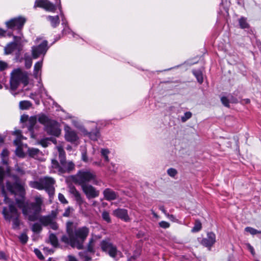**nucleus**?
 I'll list each match as a JSON object with an SVG mask.
<instances>
[{
	"instance_id": "nucleus-1",
	"label": "nucleus",
	"mask_w": 261,
	"mask_h": 261,
	"mask_svg": "<svg viewBox=\"0 0 261 261\" xmlns=\"http://www.w3.org/2000/svg\"><path fill=\"white\" fill-rule=\"evenodd\" d=\"M88 233V229H67V235L63 236L61 240L72 247L81 249Z\"/></svg>"
},
{
	"instance_id": "nucleus-2",
	"label": "nucleus",
	"mask_w": 261,
	"mask_h": 261,
	"mask_svg": "<svg viewBox=\"0 0 261 261\" xmlns=\"http://www.w3.org/2000/svg\"><path fill=\"white\" fill-rule=\"evenodd\" d=\"M43 201L41 198L36 197L35 201L24 205L22 208V213L28 216V219L31 221H37L41 212Z\"/></svg>"
},
{
	"instance_id": "nucleus-3",
	"label": "nucleus",
	"mask_w": 261,
	"mask_h": 261,
	"mask_svg": "<svg viewBox=\"0 0 261 261\" xmlns=\"http://www.w3.org/2000/svg\"><path fill=\"white\" fill-rule=\"evenodd\" d=\"M22 83L24 86H27L29 83V79L28 73L22 71L20 68L14 69L11 73L10 80V87L12 90L17 89L19 84Z\"/></svg>"
},
{
	"instance_id": "nucleus-4",
	"label": "nucleus",
	"mask_w": 261,
	"mask_h": 261,
	"mask_svg": "<svg viewBox=\"0 0 261 261\" xmlns=\"http://www.w3.org/2000/svg\"><path fill=\"white\" fill-rule=\"evenodd\" d=\"M2 214L6 220L12 221L13 227L19 226L20 223V214L13 202L9 204L8 208L7 207H3Z\"/></svg>"
},
{
	"instance_id": "nucleus-5",
	"label": "nucleus",
	"mask_w": 261,
	"mask_h": 261,
	"mask_svg": "<svg viewBox=\"0 0 261 261\" xmlns=\"http://www.w3.org/2000/svg\"><path fill=\"white\" fill-rule=\"evenodd\" d=\"M95 178L96 175L94 173L88 171L80 170L73 177V181L75 184L82 187Z\"/></svg>"
},
{
	"instance_id": "nucleus-6",
	"label": "nucleus",
	"mask_w": 261,
	"mask_h": 261,
	"mask_svg": "<svg viewBox=\"0 0 261 261\" xmlns=\"http://www.w3.org/2000/svg\"><path fill=\"white\" fill-rule=\"evenodd\" d=\"M57 215V212L53 210L47 215H40L38 220L43 226H50L51 228H58L59 226L56 222Z\"/></svg>"
},
{
	"instance_id": "nucleus-7",
	"label": "nucleus",
	"mask_w": 261,
	"mask_h": 261,
	"mask_svg": "<svg viewBox=\"0 0 261 261\" xmlns=\"http://www.w3.org/2000/svg\"><path fill=\"white\" fill-rule=\"evenodd\" d=\"M27 21V19L23 16H19L13 18L5 22L7 28L11 30H16L18 32L21 31L24 24Z\"/></svg>"
},
{
	"instance_id": "nucleus-8",
	"label": "nucleus",
	"mask_w": 261,
	"mask_h": 261,
	"mask_svg": "<svg viewBox=\"0 0 261 261\" xmlns=\"http://www.w3.org/2000/svg\"><path fill=\"white\" fill-rule=\"evenodd\" d=\"M49 47L48 46V41L46 40H43L40 44L36 46H33L32 47V57L34 59L38 58L42 54L44 55Z\"/></svg>"
},
{
	"instance_id": "nucleus-9",
	"label": "nucleus",
	"mask_w": 261,
	"mask_h": 261,
	"mask_svg": "<svg viewBox=\"0 0 261 261\" xmlns=\"http://www.w3.org/2000/svg\"><path fill=\"white\" fill-rule=\"evenodd\" d=\"M101 249L105 252H108L112 257L115 258L117 256H121V253L118 251L116 247L113 246L109 241H102L100 244Z\"/></svg>"
},
{
	"instance_id": "nucleus-10",
	"label": "nucleus",
	"mask_w": 261,
	"mask_h": 261,
	"mask_svg": "<svg viewBox=\"0 0 261 261\" xmlns=\"http://www.w3.org/2000/svg\"><path fill=\"white\" fill-rule=\"evenodd\" d=\"M81 188L88 199L96 198L99 195V191L91 185H83Z\"/></svg>"
},
{
	"instance_id": "nucleus-11",
	"label": "nucleus",
	"mask_w": 261,
	"mask_h": 261,
	"mask_svg": "<svg viewBox=\"0 0 261 261\" xmlns=\"http://www.w3.org/2000/svg\"><path fill=\"white\" fill-rule=\"evenodd\" d=\"M45 130L47 134L58 137L61 134V129L58 126V122L55 120L51 121L45 127Z\"/></svg>"
},
{
	"instance_id": "nucleus-12",
	"label": "nucleus",
	"mask_w": 261,
	"mask_h": 261,
	"mask_svg": "<svg viewBox=\"0 0 261 261\" xmlns=\"http://www.w3.org/2000/svg\"><path fill=\"white\" fill-rule=\"evenodd\" d=\"M6 187L7 190L13 194H15L16 192H19L20 194L25 193V189L20 181L11 183L8 181L6 182Z\"/></svg>"
},
{
	"instance_id": "nucleus-13",
	"label": "nucleus",
	"mask_w": 261,
	"mask_h": 261,
	"mask_svg": "<svg viewBox=\"0 0 261 261\" xmlns=\"http://www.w3.org/2000/svg\"><path fill=\"white\" fill-rule=\"evenodd\" d=\"M34 7L43 8L46 11L50 12H55L56 10L55 5L48 0H36Z\"/></svg>"
},
{
	"instance_id": "nucleus-14",
	"label": "nucleus",
	"mask_w": 261,
	"mask_h": 261,
	"mask_svg": "<svg viewBox=\"0 0 261 261\" xmlns=\"http://www.w3.org/2000/svg\"><path fill=\"white\" fill-rule=\"evenodd\" d=\"M65 138L69 142L74 143L79 139L77 133L68 125H65L64 127Z\"/></svg>"
},
{
	"instance_id": "nucleus-15",
	"label": "nucleus",
	"mask_w": 261,
	"mask_h": 261,
	"mask_svg": "<svg viewBox=\"0 0 261 261\" xmlns=\"http://www.w3.org/2000/svg\"><path fill=\"white\" fill-rule=\"evenodd\" d=\"M216 242V236L215 234L212 231H208L206 233V236L204 237L201 241V244L206 247L210 249L211 247Z\"/></svg>"
},
{
	"instance_id": "nucleus-16",
	"label": "nucleus",
	"mask_w": 261,
	"mask_h": 261,
	"mask_svg": "<svg viewBox=\"0 0 261 261\" xmlns=\"http://www.w3.org/2000/svg\"><path fill=\"white\" fill-rule=\"evenodd\" d=\"M113 214L116 217L123 220L125 222L130 221V218L128 215L127 210L124 208H117L113 211Z\"/></svg>"
},
{
	"instance_id": "nucleus-17",
	"label": "nucleus",
	"mask_w": 261,
	"mask_h": 261,
	"mask_svg": "<svg viewBox=\"0 0 261 261\" xmlns=\"http://www.w3.org/2000/svg\"><path fill=\"white\" fill-rule=\"evenodd\" d=\"M103 194L105 199L108 201L115 200L117 197L116 193L110 188L106 189L103 192Z\"/></svg>"
},
{
	"instance_id": "nucleus-18",
	"label": "nucleus",
	"mask_w": 261,
	"mask_h": 261,
	"mask_svg": "<svg viewBox=\"0 0 261 261\" xmlns=\"http://www.w3.org/2000/svg\"><path fill=\"white\" fill-rule=\"evenodd\" d=\"M70 192L72 194L79 205H82L84 202V200L82 198L81 193L76 190L74 186H73L70 189Z\"/></svg>"
},
{
	"instance_id": "nucleus-19",
	"label": "nucleus",
	"mask_w": 261,
	"mask_h": 261,
	"mask_svg": "<svg viewBox=\"0 0 261 261\" xmlns=\"http://www.w3.org/2000/svg\"><path fill=\"white\" fill-rule=\"evenodd\" d=\"M17 45L15 41L9 43L4 48L5 54H11L17 48Z\"/></svg>"
},
{
	"instance_id": "nucleus-20",
	"label": "nucleus",
	"mask_w": 261,
	"mask_h": 261,
	"mask_svg": "<svg viewBox=\"0 0 261 261\" xmlns=\"http://www.w3.org/2000/svg\"><path fill=\"white\" fill-rule=\"evenodd\" d=\"M38 120L40 124H43L45 127L53 120L50 119L45 114L41 113L38 115Z\"/></svg>"
},
{
	"instance_id": "nucleus-21",
	"label": "nucleus",
	"mask_w": 261,
	"mask_h": 261,
	"mask_svg": "<svg viewBox=\"0 0 261 261\" xmlns=\"http://www.w3.org/2000/svg\"><path fill=\"white\" fill-rule=\"evenodd\" d=\"M41 179L44 189H48L49 187L54 186L55 184V179L51 177L45 176Z\"/></svg>"
},
{
	"instance_id": "nucleus-22",
	"label": "nucleus",
	"mask_w": 261,
	"mask_h": 261,
	"mask_svg": "<svg viewBox=\"0 0 261 261\" xmlns=\"http://www.w3.org/2000/svg\"><path fill=\"white\" fill-rule=\"evenodd\" d=\"M5 176V171L4 168L0 166V187H2V192L3 195L5 196V199L7 198L6 193L5 190L4 186L3 184L4 179Z\"/></svg>"
},
{
	"instance_id": "nucleus-23",
	"label": "nucleus",
	"mask_w": 261,
	"mask_h": 261,
	"mask_svg": "<svg viewBox=\"0 0 261 261\" xmlns=\"http://www.w3.org/2000/svg\"><path fill=\"white\" fill-rule=\"evenodd\" d=\"M47 20L50 22L51 26L55 28L60 24V18L58 15L56 16H48Z\"/></svg>"
},
{
	"instance_id": "nucleus-24",
	"label": "nucleus",
	"mask_w": 261,
	"mask_h": 261,
	"mask_svg": "<svg viewBox=\"0 0 261 261\" xmlns=\"http://www.w3.org/2000/svg\"><path fill=\"white\" fill-rule=\"evenodd\" d=\"M192 72L196 78L197 82L201 84L203 82V75L202 71L200 69H193Z\"/></svg>"
},
{
	"instance_id": "nucleus-25",
	"label": "nucleus",
	"mask_w": 261,
	"mask_h": 261,
	"mask_svg": "<svg viewBox=\"0 0 261 261\" xmlns=\"http://www.w3.org/2000/svg\"><path fill=\"white\" fill-rule=\"evenodd\" d=\"M30 186L32 188L39 190H44V187L43 186L41 178L39 180V181H32L30 184Z\"/></svg>"
},
{
	"instance_id": "nucleus-26",
	"label": "nucleus",
	"mask_w": 261,
	"mask_h": 261,
	"mask_svg": "<svg viewBox=\"0 0 261 261\" xmlns=\"http://www.w3.org/2000/svg\"><path fill=\"white\" fill-rule=\"evenodd\" d=\"M239 23L242 29H249L250 27L249 24L247 21V18L244 17H241L239 19Z\"/></svg>"
},
{
	"instance_id": "nucleus-27",
	"label": "nucleus",
	"mask_w": 261,
	"mask_h": 261,
	"mask_svg": "<svg viewBox=\"0 0 261 261\" xmlns=\"http://www.w3.org/2000/svg\"><path fill=\"white\" fill-rule=\"evenodd\" d=\"M28 120L29 123L28 129L29 131L32 132L33 130L34 126L37 122V118L35 116H31Z\"/></svg>"
},
{
	"instance_id": "nucleus-28",
	"label": "nucleus",
	"mask_w": 261,
	"mask_h": 261,
	"mask_svg": "<svg viewBox=\"0 0 261 261\" xmlns=\"http://www.w3.org/2000/svg\"><path fill=\"white\" fill-rule=\"evenodd\" d=\"M51 164H52L53 167L55 169H58L59 172L63 173L66 172V170L64 169V168L63 167H61L60 166V164L57 160H56V159L51 160Z\"/></svg>"
},
{
	"instance_id": "nucleus-29",
	"label": "nucleus",
	"mask_w": 261,
	"mask_h": 261,
	"mask_svg": "<svg viewBox=\"0 0 261 261\" xmlns=\"http://www.w3.org/2000/svg\"><path fill=\"white\" fill-rule=\"evenodd\" d=\"M32 105V104L30 101L23 100L19 102V108L21 110H28Z\"/></svg>"
},
{
	"instance_id": "nucleus-30",
	"label": "nucleus",
	"mask_w": 261,
	"mask_h": 261,
	"mask_svg": "<svg viewBox=\"0 0 261 261\" xmlns=\"http://www.w3.org/2000/svg\"><path fill=\"white\" fill-rule=\"evenodd\" d=\"M28 152L30 157L34 158L35 156H37L39 153L40 150L38 148H31L28 149Z\"/></svg>"
},
{
	"instance_id": "nucleus-31",
	"label": "nucleus",
	"mask_w": 261,
	"mask_h": 261,
	"mask_svg": "<svg viewBox=\"0 0 261 261\" xmlns=\"http://www.w3.org/2000/svg\"><path fill=\"white\" fill-rule=\"evenodd\" d=\"M49 241L51 244L57 247L58 245V240L57 237L53 233H50L49 237Z\"/></svg>"
},
{
	"instance_id": "nucleus-32",
	"label": "nucleus",
	"mask_w": 261,
	"mask_h": 261,
	"mask_svg": "<svg viewBox=\"0 0 261 261\" xmlns=\"http://www.w3.org/2000/svg\"><path fill=\"white\" fill-rule=\"evenodd\" d=\"M42 66V62L38 61L34 65V74L35 77H37V73L40 71Z\"/></svg>"
},
{
	"instance_id": "nucleus-33",
	"label": "nucleus",
	"mask_w": 261,
	"mask_h": 261,
	"mask_svg": "<svg viewBox=\"0 0 261 261\" xmlns=\"http://www.w3.org/2000/svg\"><path fill=\"white\" fill-rule=\"evenodd\" d=\"M59 159L60 162V164L63 166L65 167V165H66V155L65 152H63V153L61 151H60L59 155Z\"/></svg>"
},
{
	"instance_id": "nucleus-34",
	"label": "nucleus",
	"mask_w": 261,
	"mask_h": 261,
	"mask_svg": "<svg viewBox=\"0 0 261 261\" xmlns=\"http://www.w3.org/2000/svg\"><path fill=\"white\" fill-rule=\"evenodd\" d=\"M99 136V132L97 129L91 131L89 133V136L91 140H96Z\"/></svg>"
},
{
	"instance_id": "nucleus-35",
	"label": "nucleus",
	"mask_w": 261,
	"mask_h": 261,
	"mask_svg": "<svg viewBox=\"0 0 261 261\" xmlns=\"http://www.w3.org/2000/svg\"><path fill=\"white\" fill-rule=\"evenodd\" d=\"M16 155L21 158L25 157V153L23 152V148L20 146H18L15 150Z\"/></svg>"
},
{
	"instance_id": "nucleus-36",
	"label": "nucleus",
	"mask_w": 261,
	"mask_h": 261,
	"mask_svg": "<svg viewBox=\"0 0 261 261\" xmlns=\"http://www.w3.org/2000/svg\"><path fill=\"white\" fill-rule=\"evenodd\" d=\"M79 255L83 261H90L91 260V257L88 255L86 251L80 252Z\"/></svg>"
},
{
	"instance_id": "nucleus-37",
	"label": "nucleus",
	"mask_w": 261,
	"mask_h": 261,
	"mask_svg": "<svg viewBox=\"0 0 261 261\" xmlns=\"http://www.w3.org/2000/svg\"><path fill=\"white\" fill-rule=\"evenodd\" d=\"M18 239L22 244H25L28 241V237L25 232L21 233L20 235L18 236Z\"/></svg>"
},
{
	"instance_id": "nucleus-38",
	"label": "nucleus",
	"mask_w": 261,
	"mask_h": 261,
	"mask_svg": "<svg viewBox=\"0 0 261 261\" xmlns=\"http://www.w3.org/2000/svg\"><path fill=\"white\" fill-rule=\"evenodd\" d=\"M75 165L72 162L66 163L65 167H63L64 169L66 170V172H70L74 169Z\"/></svg>"
},
{
	"instance_id": "nucleus-39",
	"label": "nucleus",
	"mask_w": 261,
	"mask_h": 261,
	"mask_svg": "<svg viewBox=\"0 0 261 261\" xmlns=\"http://www.w3.org/2000/svg\"><path fill=\"white\" fill-rule=\"evenodd\" d=\"M97 239L92 238L89 242L88 245V251L90 252H94V244Z\"/></svg>"
},
{
	"instance_id": "nucleus-40",
	"label": "nucleus",
	"mask_w": 261,
	"mask_h": 261,
	"mask_svg": "<svg viewBox=\"0 0 261 261\" xmlns=\"http://www.w3.org/2000/svg\"><path fill=\"white\" fill-rule=\"evenodd\" d=\"M221 101L224 106L228 108H230V101L228 97L224 96H222L221 97Z\"/></svg>"
},
{
	"instance_id": "nucleus-41",
	"label": "nucleus",
	"mask_w": 261,
	"mask_h": 261,
	"mask_svg": "<svg viewBox=\"0 0 261 261\" xmlns=\"http://www.w3.org/2000/svg\"><path fill=\"white\" fill-rule=\"evenodd\" d=\"M24 64L27 69H29L31 67L32 65V60L30 57H24Z\"/></svg>"
},
{
	"instance_id": "nucleus-42",
	"label": "nucleus",
	"mask_w": 261,
	"mask_h": 261,
	"mask_svg": "<svg viewBox=\"0 0 261 261\" xmlns=\"http://www.w3.org/2000/svg\"><path fill=\"white\" fill-rule=\"evenodd\" d=\"M110 153L109 150L108 149H102L101 150V155L104 158L105 161L107 162L109 161L108 157V154Z\"/></svg>"
},
{
	"instance_id": "nucleus-43",
	"label": "nucleus",
	"mask_w": 261,
	"mask_h": 261,
	"mask_svg": "<svg viewBox=\"0 0 261 261\" xmlns=\"http://www.w3.org/2000/svg\"><path fill=\"white\" fill-rule=\"evenodd\" d=\"M192 114L191 112H186L185 113L184 115L181 117V120L182 122H185L188 119L191 118Z\"/></svg>"
},
{
	"instance_id": "nucleus-44",
	"label": "nucleus",
	"mask_w": 261,
	"mask_h": 261,
	"mask_svg": "<svg viewBox=\"0 0 261 261\" xmlns=\"http://www.w3.org/2000/svg\"><path fill=\"white\" fill-rule=\"evenodd\" d=\"M39 144H40L43 147H47L49 144L48 142V138H45L41 139L39 142Z\"/></svg>"
},
{
	"instance_id": "nucleus-45",
	"label": "nucleus",
	"mask_w": 261,
	"mask_h": 261,
	"mask_svg": "<svg viewBox=\"0 0 261 261\" xmlns=\"http://www.w3.org/2000/svg\"><path fill=\"white\" fill-rule=\"evenodd\" d=\"M102 219L105 221L107 222L108 223H109V222H111V218H110V215H109V213L108 212L104 211L102 213Z\"/></svg>"
},
{
	"instance_id": "nucleus-46",
	"label": "nucleus",
	"mask_w": 261,
	"mask_h": 261,
	"mask_svg": "<svg viewBox=\"0 0 261 261\" xmlns=\"http://www.w3.org/2000/svg\"><path fill=\"white\" fill-rule=\"evenodd\" d=\"M168 174L172 177H174L177 173V171L176 169L170 168L167 170Z\"/></svg>"
},
{
	"instance_id": "nucleus-47",
	"label": "nucleus",
	"mask_w": 261,
	"mask_h": 261,
	"mask_svg": "<svg viewBox=\"0 0 261 261\" xmlns=\"http://www.w3.org/2000/svg\"><path fill=\"white\" fill-rule=\"evenodd\" d=\"M58 199L59 201L63 204H67L68 203L64 195L62 193H59L58 194Z\"/></svg>"
},
{
	"instance_id": "nucleus-48",
	"label": "nucleus",
	"mask_w": 261,
	"mask_h": 261,
	"mask_svg": "<svg viewBox=\"0 0 261 261\" xmlns=\"http://www.w3.org/2000/svg\"><path fill=\"white\" fill-rule=\"evenodd\" d=\"M47 192L48 194V195L51 196L54 195L55 194V188L54 187V186H51L48 187V189H44Z\"/></svg>"
},
{
	"instance_id": "nucleus-49",
	"label": "nucleus",
	"mask_w": 261,
	"mask_h": 261,
	"mask_svg": "<svg viewBox=\"0 0 261 261\" xmlns=\"http://www.w3.org/2000/svg\"><path fill=\"white\" fill-rule=\"evenodd\" d=\"M9 152L8 149L6 148L3 149L1 153V158H7L9 156Z\"/></svg>"
},
{
	"instance_id": "nucleus-50",
	"label": "nucleus",
	"mask_w": 261,
	"mask_h": 261,
	"mask_svg": "<svg viewBox=\"0 0 261 261\" xmlns=\"http://www.w3.org/2000/svg\"><path fill=\"white\" fill-rule=\"evenodd\" d=\"M246 230L252 236L261 234V231L256 229H246Z\"/></svg>"
},
{
	"instance_id": "nucleus-51",
	"label": "nucleus",
	"mask_w": 261,
	"mask_h": 261,
	"mask_svg": "<svg viewBox=\"0 0 261 261\" xmlns=\"http://www.w3.org/2000/svg\"><path fill=\"white\" fill-rule=\"evenodd\" d=\"M159 225L161 227H162L163 228H167L169 227L170 224L167 222L162 221L159 223Z\"/></svg>"
},
{
	"instance_id": "nucleus-52",
	"label": "nucleus",
	"mask_w": 261,
	"mask_h": 261,
	"mask_svg": "<svg viewBox=\"0 0 261 261\" xmlns=\"http://www.w3.org/2000/svg\"><path fill=\"white\" fill-rule=\"evenodd\" d=\"M34 252L39 259H43L44 258L41 251L39 249H35Z\"/></svg>"
},
{
	"instance_id": "nucleus-53",
	"label": "nucleus",
	"mask_w": 261,
	"mask_h": 261,
	"mask_svg": "<svg viewBox=\"0 0 261 261\" xmlns=\"http://www.w3.org/2000/svg\"><path fill=\"white\" fill-rule=\"evenodd\" d=\"M7 64L2 61H0V71H3L7 68Z\"/></svg>"
},
{
	"instance_id": "nucleus-54",
	"label": "nucleus",
	"mask_w": 261,
	"mask_h": 261,
	"mask_svg": "<svg viewBox=\"0 0 261 261\" xmlns=\"http://www.w3.org/2000/svg\"><path fill=\"white\" fill-rule=\"evenodd\" d=\"M202 224L199 220H196L194 223V226L193 228H201Z\"/></svg>"
},
{
	"instance_id": "nucleus-55",
	"label": "nucleus",
	"mask_w": 261,
	"mask_h": 261,
	"mask_svg": "<svg viewBox=\"0 0 261 261\" xmlns=\"http://www.w3.org/2000/svg\"><path fill=\"white\" fill-rule=\"evenodd\" d=\"M228 98L229 99L230 102H231V103H237L238 102V99L236 97H234L232 95H229V98Z\"/></svg>"
},
{
	"instance_id": "nucleus-56",
	"label": "nucleus",
	"mask_w": 261,
	"mask_h": 261,
	"mask_svg": "<svg viewBox=\"0 0 261 261\" xmlns=\"http://www.w3.org/2000/svg\"><path fill=\"white\" fill-rule=\"evenodd\" d=\"M246 246L247 248H248V249L250 251L251 253L253 255H254L255 254V251H254L253 247L252 246H251V245L250 244H248V243L246 244Z\"/></svg>"
},
{
	"instance_id": "nucleus-57",
	"label": "nucleus",
	"mask_w": 261,
	"mask_h": 261,
	"mask_svg": "<svg viewBox=\"0 0 261 261\" xmlns=\"http://www.w3.org/2000/svg\"><path fill=\"white\" fill-rule=\"evenodd\" d=\"M71 208L70 207H68L66 208L64 213L63 214L64 217H69L70 214Z\"/></svg>"
},
{
	"instance_id": "nucleus-58",
	"label": "nucleus",
	"mask_w": 261,
	"mask_h": 261,
	"mask_svg": "<svg viewBox=\"0 0 261 261\" xmlns=\"http://www.w3.org/2000/svg\"><path fill=\"white\" fill-rule=\"evenodd\" d=\"M82 159L83 161L85 162H87L88 161L87 154L86 152H82Z\"/></svg>"
},
{
	"instance_id": "nucleus-59",
	"label": "nucleus",
	"mask_w": 261,
	"mask_h": 261,
	"mask_svg": "<svg viewBox=\"0 0 261 261\" xmlns=\"http://www.w3.org/2000/svg\"><path fill=\"white\" fill-rule=\"evenodd\" d=\"M10 177H11L14 180V182H19L20 181L19 177L16 174H12Z\"/></svg>"
},
{
	"instance_id": "nucleus-60",
	"label": "nucleus",
	"mask_w": 261,
	"mask_h": 261,
	"mask_svg": "<svg viewBox=\"0 0 261 261\" xmlns=\"http://www.w3.org/2000/svg\"><path fill=\"white\" fill-rule=\"evenodd\" d=\"M74 226V223L72 221H69L66 223V228H72Z\"/></svg>"
},
{
	"instance_id": "nucleus-61",
	"label": "nucleus",
	"mask_w": 261,
	"mask_h": 261,
	"mask_svg": "<svg viewBox=\"0 0 261 261\" xmlns=\"http://www.w3.org/2000/svg\"><path fill=\"white\" fill-rule=\"evenodd\" d=\"M28 120H29V117L28 115H23L21 117L20 120L22 122H26Z\"/></svg>"
},
{
	"instance_id": "nucleus-62",
	"label": "nucleus",
	"mask_w": 261,
	"mask_h": 261,
	"mask_svg": "<svg viewBox=\"0 0 261 261\" xmlns=\"http://www.w3.org/2000/svg\"><path fill=\"white\" fill-rule=\"evenodd\" d=\"M42 225L41 224L40 222L39 223H35L33 224L32 228H42Z\"/></svg>"
},
{
	"instance_id": "nucleus-63",
	"label": "nucleus",
	"mask_w": 261,
	"mask_h": 261,
	"mask_svg": "<svg viewBox=\"0 0 261 261\" xmlns=\"http://www.w3.org/2000/svg\"><path fill=\"white\" fill-rule=\"evenodd\" d=\"M16 170L17 172L20 173L22 175L24 174L25 173L24 170L20 167L18 166Z\"/></svg>"
},
{
	"instance_id": "nucleus-64",
	"label": "nucleus",
	"mask_w": 261,
	"mask_h": 261,
	"mask_svg": "<svg viewBox=\"0 0 261 261\" xmlns=\"http://www.w3.org/2000/svg\"><path fill=\"white\" fill-rule=\"evenodd\" d=\"M6 259V256L4 252L3 251H0V259Z\"/></svg>"
}]
</instances>
